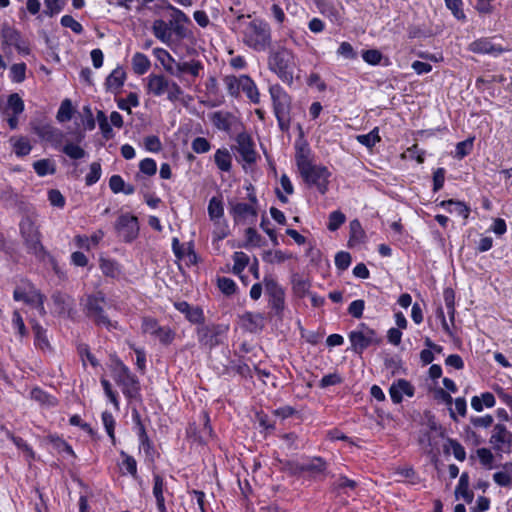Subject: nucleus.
Wrapping results in <instances>:
<instances>
[{
  "label": "nucleus",
  "instance_id": "1",
  "mask_svg": "<svg viewBox=\"0 0 512 512\" xmlns=\"http://www.w3.org/2000/svg\"><path fill=\"white\" fill-rule=\"evenodd\" d=\"M296 164L305 183L309 186H316L321 194L328 191L331 173L327 167L313 164L303 151L296 155Z\"/></svg>",
  "mask_w": 512,
  "mask_h": 512
},
{
  "label": "nucleus",
  "instance_id": "2",
  "mask_svg": "<svg viewBox=\"0 0 512 512\" xmlns=\"http://www.w3.org/2000/svg\"><path fill=\"white\" fill-rule=\"evenodd\" d=\"M241 34L243 43L257 52L267 50L272 42L270 25L259 18L247 23Z\"/></svg>",
  "mask_w": 512,
  "mask_h": 512
},
{
  "label": "nucleus",
  "instance_id": "3",
  "mask_svg": "<svg viewBox=\"0 0 512 512\" xmlns=\"http://www.w3.org/2000/svg\"><path fill=\"white\" fill-rule=\"evenodd\" d=\"M85 315L96 325L103 326L108 330L117 329L118 323L112 321L106 311V297L102 291L89 294L82 300Z\"/></svg>",
  "mask_w": 512,
  "mask_h": 512
},
{
  "label": "nucleus",
  "instance_id": "4",
  "mask_svg": "<svg viewBox=\"0 0 512 512\" xmlns=\"http://www.w3.org/2000/svg\"><path fill=\"white\" fill-rule=\"evenodd\" d=\"M268 68L284 83L291 85L295 68L293 52L285 47L271 51L268 56Z\"/></svg>",
  "mask_w": 512,
  "mask_h": 512
},
{
  "label": "nucleus",
  "instance_id": "5",
  "mask_svg": "<svg viewBox=\"0 0 512 512\" xmlns=\"http://www.w3.org/2000/svg\"><path fill=\"white\" fill-rule=\"evenodd\" d=\"M269 93L278 126L281 131H288L291 123V97L279 84L270 86Z\"/></svg>",
  "mask_w": 512,
  "mask_h": 512
},
{
  "label": "nucleus",
  "instance_id": "6",
  "mask_svg": "<svg viewBox=\"0 0 512 512\" xmlns=\"http://www.w3.org/2000/svg\"><path fill=\"white\" fill-rule=\"evenodd\" d=\"M112 376L129 402L141 399L139 380L123 362L116 361Z\"/></svg>",
  "mask_w": 512,
  "mask_h": 512
},
{
  "label": "nucleus",
  "instance_id": "7",
  "mask_svg": "<svg viewBox=\"0 0 512 512\" xmlns=\"http://www.w3.org/2000/svg\"><path fill=\"white\" fill-rule=\"evenodd\" d=\"M147 90L157 97L167 94V99L171 102L178 101L184 93L176 82L162 74H150L147 77Z\"/></svg>",
  "mask_w": 512,
  "mask_h": 512
},
{
  "label": "nucleus",
  "instance_id": "8",
  "mask_svg": "<svg viewBox=\"0 0 512 512\" xmlns=\"http://www.w3.org/2000/svg\"><path fill=\"white\" fill-rule=\"evenodd\" d=\"M351 349L357 354H362L365 349L372 345H379L382 339L377 332L365 323H360L356 330L348 335Z\"/></svg>",
  "mask_w": 512,
  "mask_h": 512
},
{
  "label": "nucleus",
  "instance_id": "9",
  "mask_svg": "<svg viewBox=\"0 0 512 512\" xmlns=\"http://www.w3.org/2000/svg\"><path fill=\"white\" fill-rule=\"evenodd\" d=\"M13 298L15 301H23L27 305L34 307L41 316L46 314L44 307L45 296L31 283L16 287L13 292Z\"/></svg>",
  "mask_w": 512,
  "mask_h": 512
},
{
  "label": "nucleus",
  "instance_id": "10",
  "mask_svg": "<svg viewBox=\"0 0 512 512\" xmlns=\"http://www.w3.org/2000/svg\"><path fill=\"white\" fill-rule=\"evenodd\" d=\"M229 326L225 324L202 325L197 328L198 341L209 349L221 344L228 332Z\"/></svg>",
  "mask_w": 512,
  "mask_h": 512
},
{
  "label": "nucleus",
  "instance_id": "11",
  "mask_svg": "<svg viewBox=\"0 0 512 512\" xmlns=\"http://www.w3.org/2000/svg\"><path fill=\"white\" fill-rule=\"evenodd\" d=\"M20 231L28 250L35 255H40L43 251L40 233L30 217L27 216L22 219L20 222Z\"/></svg>",
  "mask_w": 512,
  "mask_h": 512
},
{
  "label": "nucleus",
  "instance_id": "12",
  "mask_svg": "<svg viewBox=\"0 0 512 512\" xmlns=\"http://www.w3.org/2000/svg\"><path fill=\"white\" fill-rule=\"evenodd\" d=\"M115 228L118 232V235L125 242L133 241L139 234V224L137 217L128 213L122 214L118 217L115 223Z\"/></svg>",
  "mask_w": 512,
  "mask_h": 512
},
{
  "label": "nucleus",
  "instance_id": "13",
  "mask_svg": "<svg viewBox=\"0 0 512 512\" xmlns=\"http://www.w3.org/2000/svg\"><path fill=\"white\" fill-rule=\"evenodd\" d=\"M266 292L269 295V304L278 316H281L285 308L284 289L272 278L264 279Z\"/></svg>",
  "mask_w": 512,
  "mask_h": 512
},
{
  "label": "nucleus",
  "instance_id": "14",
  "mask_svg": "<svg viewBox=\"0 0 512 512\" xmlns=\"http://www.w3.org/2000/svg\"><path fill=\"white\" fill-rule=\"evenodd\" d=\"M236 143V150L241 156L242 160L247 164L255 163L258 154L255 150V145L251 136L246 132H241L236 137Z\"/></svg>",
  "mask_w": 512,
  "mask_h": 512
},
{
  "label": "nucleus",
  "instance_id": "15",
  "mask_svg": "<svg viewBox=\"0 0 512 512\" xmlns=\"http://www.w3.org/2000/svg\"><path fill=\"white\" fill-rule=\"evenodd\" d=\"M33 131L42 140L49 142L54 148H60L63 144L64 133L50 124H38L34 126Z\"/></svg>",
  "mask_w": 512,
  "mask_h": 512
},
{
  "label": "nucleus",
  "instance_id": "16",
  "mask_svg": "<svg viewBox=\"0 0 512 512\" xmlns=\"http://www.w3.org/2000/svg\"><path fill=\"white\" fill-rule=\"evenodd\" d=\"M202 69L203 65L198 60L175 62V65H165V71L177 78H181L182 74L198 77Z\"/></svg>",
  "mask_w": 512,
  "mask_h": 512
},
{
  "label": "nucleus",
  "instance_id": "17",
  "mask_svg": "<svg viewBox=\"0 0 512 512\" xmlns=\"http://www.w3.org/2000/svg\"><path fill=\"white\" fill-rule=\"evenodd\" d=\"M490 443L497 451H508L512 445V433L502 424L494 426Z\"/></svg>",
  "mask_w": 512,
  "mask_h": 512
},
{
  "label": "nucleus",
  "instance_id": "18",
  "mask_svg": "<svg viewBox=\"0 0 512 512\" xmlns=\"http://www.w3.org/2000/svg\"><path fill=\"white\" fill-rule=\"evenodd\" d=\"M212 124L221 131L230 133L239 124L237 117L228 111H216L209 116Z\"/></svg>",
  "mask_w": 512,
  "mask_h": 512
},
{
  "label": "nucleus",
  "instance_id": "19",
  "mask_svg": "<svg viewBox=\"0 0 512 512\" xmlns=\"http://www.w3.org/2000/svg\"><path fill=\"white\" fill-rule=\"evenodd\" d=\"M389 394L392 401L395 404H399L403 400V395L408 397H412L414 395V387L409 381L405 379H399L391 385Z\"/></svg>",
  "mask_w": 512,
  "mask_h": 512
},
{
  "label": "nucleus",
  "instance_id": "20",
  "mask_svg": "<svg viewBox=\"0 0 512 512\" xmlns=\"http://www.w3.org/2000/svg\"><path fill=\"white\" fill-rule=\"evenodd\" d=\"M242 327L251 332L256 333L264 327V316L261 313L245 312L240 316Z\"/></svg>",
  "mask_w": 512,
  "mask_h": 512
},
{
  "label": "nucleus",
  "instance_id": "21",
  "mask_svg": "<svg viewBox=\"0 0 512 512\" xmlns=\"http://www.w3.org/2000/svg\"><path fill=\"white\" fill-rule=\"evenodd\" d=\"M469 51L478 54L498 55L503 52L500 46L494 45L488 38H480L469 44Z\"/></svg>",
  "mask_w": 512,
  "mask_h": 512
},
{
  "label": "nucleus",
  "instance_id": "22",
  "mask_svg": "<svg viewBox=\"0 0 512 512\" xmlns=\"http://www.w3.org/2000/svg\"><path fill=\"white\" fill-rule=\"evenodd\" d=\"M1 46L2 50H6V47L14 46L21 38V33L14 27L3 24L0 30Z\"/></svg>",
  "mask_w": 512,
  "mask_h": 512
},
{
  "label": "nucleus",
  "instance_id": "23",
  "mask_svg": "<svg viewBox=\"0 0 512 512\" xmlns=\"http://www.w3.org/2000/svg\"><path fill=\"white\" fill-rule=\"evenodd\" d=\"M230 213L235 221L244 220L249 216L256 217L257 210L255 206L248 203H231Z\"/></svg>",
  "mask_w": 512,
  "mask_h": 512
},
{
  "label": "nucleus",
  "instance_id": "24",
  "mask_svg": "<svg viewBox=\"0 0 512 512\" xmlns=\"http://www.w3.org/2000/svg\"><path fill=\"white\" fill-rule=\"evenodd\" d=\"M165 483L159 474L153 475V495L156 499L157 509L159 512H167L164 498Z\"/></svg>",
  "mask_w": 512,
  "mask_h": 512
},
{
  "label": "nucleus",
  "instance_id": "25",
  "mask_svg": "<svg viewBox=\"0 0 512 512\" xmlns=\"http://www.w3.org/2000/svg\"><path fill=\"white\" fill-rule=\"evenodd\" d=\"M242 86L241 91H243L247 98L253 102L254 104H258L260 102V93L255 84V82L248 76L242 75V82L240 83Z\"/></svg>",
  "mask_w": 512,
  "mask_h": 512
},
{
  "label": "nucleus",
  "instance_id": "26",
  "mask_svg": "<svg viewBox=\"0 0 512 512\" xmlns=\"http://www.w3.org/2000/svg\"><path fill=\"white\" fill-rule=\"evenodd\" d=\"M208 215L214 225H218L224 216V206L220 197H212L208 204Z\"/></svg>",
  "mask_w": 512,
  "mask_h": 512
},
{
  "label": "nucleus",
  "instance_id": "27",
  "mask_svg": "<svg viewBox=\"0 0 512 512\" xmlns=\"http://www.w3.org/2000/svg\"><path fill=\"white\" fill-rule=\"evenodd\" d=\"M298 470L301 472H309L312 475L322 474L326 470V462L320 457H315L307 463L300 464Z\"/></svg>",
  "mask_w": 512,
  "mask_h": 512
},
{
  "label": "nucleus",
  "instance_id": "28",
  "mask_svg": "<svg viewBox=\"0 0 512 512\" xmlns=\"http://www.w3.org/2000/svg\"><path fill=\"white\" fill-rule=\"evenodd\" d=\"M440 206L446 208L450 213H455L459 216H462L464 219L469 217L470 208L463 202L450 199L442 201Z\"/></svg>",
  "mask_w": 512,
  "mask_h": 512
},
{
  "label": "nucleus",
  "instance_id": "29",
  "mask_svg": "<svg viewBox=\"0 0 512 512\" xmlns=\"http://www.w3.org/2000/svg\"><path fill=\"white\" fill-rule=\"evenodd\" d=\"M30 323L32 324V329L34 332V343L35 345L42 349H49L50 344L46 335V330L35 320H31Z\"/></svg>",
  "mask_w": 512,
  "mask_h": 512
},
{
  "label": "nucleus",
  "instance_id": "30",
  "mask_svg": "<svg viewBox=\"0 0 512 512\" xmlns=\"http://www.w3.org/2000/svg\"><path fill=\"white\" fill-rule=\"evenodd\" d=\"M214 161L217 167L223 172H229L232 167V156L228 149H218L214 154Z\"/></svg>",
  "mask_w": 512,
  "mask_h": 512
},
{
  "label": "nucleus",
  "instance_id": "31",
  "mask_svg": "<svg viewBox=\"0 0 512 512\" xmlns=\"http://www.w3.org/2000/svg\"><path fill=\"white\" fill-rule=\"evenodd\" d=\"M310 287H311V283L308 279L300 276L299 274H294L292 276L293 292L299 298H303L306 295H308Z\"/></svg>",
  "mask_w": 512,
  "mask_h": 512
},
{
  "label": "nucleus",
  "instance_id": "32",
  "mask_svg": "<svg viewBox=\"0 0 512 512\" xmlns=\"http://www.w3.org/2000/svg\"><path fill=\"white\" fill-rule=\"evenodd\" d=\"M222 373H237L242 377H252L250 367L241 359L230 361L229 365L224 367Z\"/></svg>",
  "mask_w": 512,
  "mask_h": 512
},
{
  "label": "nucleus",
  "instance_id": "33",
  "mask_svg": "<svg viewBox=\"0 0 512 512\" xmlns=\"http://www.w3.org/2000/svg\"><path fill=\"white\" fill-rule=\"evenodd\" d=\"M456 497H462L467 503L473 501L474 494L469 490V477L467 473L460 476L458 485L455 489Z\"/></svg>",
  "mask_w": 512,
  "mask_h": 512
},
{
  "label": "nucleus",
  "instance_id": "34",
  "mask_svg": "<svg viewBox=\"0 0 512 512\" xmlns=\"http://www.w3.org/2000/svg\"><path fill=\"white\" fill-rule=\"evenodd\" d=\"M126 73L122 68L114 69L106 79V86L109 90L120 89L125 81Z\"/></svg>",
  "mask_w": 512,
  "mask_h": 512
},
{
  "label": "nucleus",
  "instance_id": "35",
  "mask_svg": "<svg viewBox=\"0 0 512 512\" xmlns=\"http://www.w3.org/2000/svg\"><path fill=\"white\" fill-rule=\"evenodd\" d=\"M151 66L149 58L140 52H137L132 57V68L137 75L145 74Z\"/></svg>",
  "mask_w": 512,
  "mask_h": 512
},
{
  "label": "nucleus",
  "instance_id": "36",
  "mask_svg": "<svg viewBox=\"0 0 512 512\" xmlns=\"http://www.w3.org/2000/svg\"><path fill=\"white\" fill-rule=\"evenodd\" d=\"M152 31L154 36L162 42H167L171 37V27L161 19L153 22Z\"/></svg>",
  "mask_w": 512,
  "mask_h": 512
},
{
  "label": "nucleus",
  "instance_id": "37",
  "mask_svg": "<svg viewBox=\"0 0 512 512\" xmlns=\"http://www.w3.org/2000/svg\"><path fill=\"white\" fill-rule=\"evenodd\" d=\"M223 82L226 86L228 94L231 97L238 98L240 96L242 89V86H240V83L242 82V75L239 77L234 75H227L223 78Z\"/></svg>",
  "mask_w": 512,
  "mask_h": 512
},
{
  "label": "nucleus",
  "instance_id": "38",
  "mask_svg": "<svg viewBox=\"0 0 512 512\" xmlns=\"http://www.w3.org/2000/svg\"><path fill=\"white\" fill-rule=\"evenodd\" d=\"M25 108L24 101L18 93H12L7 99L8 114L20 115Z\"/></svg>",
  "mask_w": 512,
  "mask_h": 512
},
{
  "label": "nucleus",
  "instance_id": "39",
  "mask_svg": "<svg viewBox=\"0 0 512 512\" xmlns=\"http://www.w3.org/2000/svg\"><path fill=\"white\" fill-rule=\"evenodd\" d=\"M73 106L70 99H64L57 111L56 119L60 123L70 121L73 116Z\"/></svg>",
  "mask_w": 512,
  "mask_h": 512
},
{
  "label": "nucleus",
  "instance_id": "40",
  "mask_svg": "<svg viewBox=\"0 0 512 512\" xmlns=\"http://www.w3.org/2000/svg\"><path fill=\"white\" fill-rule=\"evenodd\" d=\"M61 151L73 160L82 159L86 156V151L76 143L62 145Z\"/></svg>",
  "mask_w": 512,
  "mask_h": 512
},
{
  "label": "nucleus",
  "instance_id": "41",
  "mask_svg": "<svg viewBox=\"0 0 512 512\" xmlns=\"http://www.w3.org/2000/svg\"><path fill=\"white\" fill-rule=\"evenodd\" d=\"M33 168L35 172L41 177L46 176L48 174H54L56 171L55 164L49 159H41L35 161L33 163Z\"/></svg>",
  "mask_w": 512,
  "mask_h": 512
},
{
  "label": "nucleus",
  "instance_id": "42",
  "mask_svg": "<svg viewBox=\"0 0 512 512\" xmlns=\"http://www.w3.org/2000/svg\"><path fill=\"white\" fill-rule=\"evenodd\" d=\"M356 139L360 144L371 149L380 141L381 138L379 136V130L376 127L367 134L357 135Z\"/></svg>",
  "mask_w": 512,
  "mask_h": 512
},
{
  "label": "nucleus",
  "instance_id": "43",
  "mask_svg": "<svg viewBox=\"0 0 512 512\" xmlns=\"http://www.w3.org/2000/svg\"><path fill=\"white\" fill-rule=\"evenodd\" d=\"M233 273L236 275L241 274L249 263V257L247 254L241 251L234 252L233 256Z\"/></svg>",
  "mask_w": 512,
  "mask_h": 512
},
{
  "label": "nucleus",
  "instance_id": "44",
  "mask_svg": "<svg viewBox=\"0 0 512 512\" xmlns=\"http://www.w3.org/2000/svg\"><path fill=\"white\" fill-rule=\"evenodd\" d=\"M120 455L122 457L121 469H125L127 473L136 479L138 476L136 460L124 451H121Z\"/></svg>",
  "mask_w": 512,
  "mask_h": 512
},
{
  "label": "nucleus",
  "instance_id": "45",
  "mask_svg": "<svg viewBox=\"0 0 512 512\" xmlns=\"http://www.w3.org/2000/svg\"><path fill=\"white\" fill-rule=\"evenodd\" d=\"M13 141V150L15 154L19 157L26 156L30 153L32 146L27 138L19 137Z\"/></svg>",
  "mask_w": 512,
  "mask_h": 512
},
{
  "label": "nucleus",
  "instance_id": "46",
  "mask_svg": "<svg viewBox=\"0 0 512 512\" xmlns=\"http://www.w3.org/2000/svg\"><path fill=\"white\" fill-rule=\"evenodd\" d=\"M54 304L57 306L59 313L68 312L71 308L73 300L65 294L55 293L52 296Z\"/></svg>",
  "mask_w": 512,
  "mask_h": 512
},
{
  "label": "nucleus",
  "instance_id": "47",
  "mask_svg": "<svg viewBox=\"0 0 512 512\" xmlns=\"http://www.w3.org/2000/svg\"><path fill=\"white\" fill-rule=\"evenodd\" d=\"M27 66L24 62L13 64L10 67V79L14 83H22L26 78Z\"/></svg>",
  "mask_w": 512,
  "mask_h": 512
},
{
  "label": "nucleus",
  "instance_id": "48",
  "mask_svg": "<svg viewBox=\"0 0 512 512\" xmlns=\"http://www.w3.org/2000/svg\"><path fill=\"white\" fill-rule=\"evenodd\" d=\"M135 418L137 419V424L139 426V440H140V447L145 451L147 455L150 454V451L152 450V443L149 440V437L145 431L144 425L140 421V417L138 413H136Z\"/></svg>",
  "mask_w": 512,
  "mask_h": 512
},
{
  "label": "nucleus",
  "instance_id": "49",
  "mask_svg": "<svg viewBox=\"0 0 512 512\" xmlns=\"http://www.w3.org/2000/svg\"><path fill=\"white\" fill-rule=\"evenodd\" d=\"M118 108L131 114V107L139 106V99L136 93H129L125 99H120L117 103Z\"/></svg>",
  "mask_w": 512,
  "mask_h": 512
},
{
  "label": "nucleus",
  "instance_id": "50",
  "mask_svg": "<svg viewBox=\"0 0 512 512\" xmlns=\"http://www.w3.org/2000/svg\"><path fill=\"white\" fill-rule=\"evenodd\" d=\"M346 221V216L339 210L329 214L327 228L330 231H336Z\"/></svg>",
  "mask_w": 512,
  "mask_h": 512
},
{
  "label": "nucleus",
  "instance_id": "51",
  "mask_svg": "<svg viewBox=\"0 0 512 512\" xmlns=\"http://www.w3.org/2000/svg\"><path fill=\"white\" fill-rule=\"evenodd\" d=\"M447 450H451L454 457L458 460V461H464L465 458H466V452H465V449L464 447L457 441V440H454V439H448L447 440V446H446Z\"/></svg>",
  "mask_w": 512,
  "mask_h": 512
},
{
  "label": "nucleus",
  "instance_id": "52",
  "mask_svg": "<svg viewBox=\"0 0 512 512\" xmlns=\"http://www.w3.org/2000/svg\"><path fill=\"white\" fill-rule=\"evenodd\" d=\"M2 430H4L7 438H9L10 440L13 441V443L21 450L27 452L31 457L33 456V451L31 449V447L26 443V441L24 439H22L21 437H17L15 436L12 432H10L9 430L5 429L4 427L1 428Z\"/></svg>",
  "mask_w": 512,
  "mask_h": 512
},
{
  "label": "nucleus",
  "instance_id": "53",
  "mask_svg": "<svg viewBox=\"0 0 512 512\" xmlns=\"http://www.w3.org/2000/svg\"><path fill=\"white\" fill-rule=\"evenodd\" d=\"M473 148V138L466 139L457 143L455 157L462 159L467 156Z\"/></svg>",
  "mask_w": 512,
  "mask_h": 512
},
{
  "label": "nucleus",
  "instance_id": "54",
  "mask_svg": "<svg viewBox=\"0 0 512 512\" xmlns=\"http://www.w3.org/2000/svg\"><path fill=\"white\" fill-rule=\"evenodd\" d=\"M102 421L103 425L105 427V430L109 437L111 438L112 442L115 443V434H114V428H115V420L111 413L105 411L102 413Z\"/></svg>",
  "mask_w": 512,
  "mask_h": 512
},
{
  "label": "nucleus",
  "instance_id": "55",
  "mask_svg": "<svg viewBox=\"0 0 512 512\" xmlns=\"http://www.w3.org/2000/svg\"><path fill=\"white\" fill-rule=\"evenodd\" d=\"M447 8L451 10L452 14L459 20L465 19V14L462 9V0H444Z\"/></svg>",
  "mask_w": 512,
  "mask_h": 512
},
{
  "label": "nucleus",
  "instance_id": "56",
  "mask_svg": "<svg viewBox=\"0 0 512 512\" xmlns=\"http://www.w3.org/2000/svg\"><path fill=\"white\" fill-rule=\"evenodd\" d=\"M159 333L157 334V336L155 337L156 339H158V341L167 346V345H170L174 338H175V332L168 326H163V328L161 330L158 331Z\"/></svg>",
  "mask_w": 512,
  "mask_h": 512
},
{
  "label": "nucleus",
  "instance_id": "57",
  "mask_svg": "<svg viewBox=\"0 0 512 512\" xmlns=\"http://www.w3.org/2000/svg\"><path fill=\"white\" fill-rule=\"evenodd\" d=\"M218 288L225 295H232L236 291V283L230 278L221 277L218 279Z\"/></svg>",
  "mask_w": 512,
  "mask_h": 512
},
{
  "label": "nucleus",
  "instance_id": "58",
  "mask_svg": "<svg viewBox=\"0 0 512 512\" xmlns=\"http://www.w3.org/2000/svg\"><path fill=\"white\" fill-rule=\"evenodd\" d=\"M100 176H101V165H100V163H98V162L91 163L90 171L86 175V178H85L86 184L88 186H91V185L95 184L100 179Z\"/></svg>",
  "mask_w": 512,
  "mask_h": 512
},
{
  "label": "nucleus",
  "instance_id": "59",
  "mask_svg": "<svg viewBox=\"0 0 512 512\" xmlns=\"http://www.w3.org/2000/svg\"><path fill=\"white\" fill-rule=\"evenodd\" d=\"M100 268L103 274L109 277H115L118 273V267L116 262L110 259H101Z\"/></svg>",
  "mask_w": 512,
  "mask_h": 512
},
{
  "label": "nucleus",
  "instance_id": "60",
  "mask_svg": "<svg viewBox=\"0 0 512 512\" xmlns=\"http://www.w3.org/2000/svg\"><path fill=\"white\" fill-rule=\"evenodd\" d=\"M362 58L370 65H378L381 62L382 54L376 49H369L363 51Z\"/></svg>",
  "mask_w": 512,
  "mask_h": 512
},
{
  "label": "nucleus",
  "instance_id": "61",
  "mask_svg": "<svg viewBox=\"0 0 512 512\" xmlns=\"http://www.w3.org/2000/svg\"><path fill=\"white\" fill-rule=\"evenodd\" d=\"M145 149L149 152L157 153L162 149V144L158 136L150 135L144 139Z\"/></svg>",
  "mask_w": 512,
  "mask_h": 512
},
{
  "label": "nucleus",
  "instance_id": "62",
  "mask_svg": "<svg viewBox=\"0 0 512 512\" xmlns=\"http://www.w3.org/2000/svg\"><path fill=\"white\" fill-rule=\"evenodd\" d=\"M61 25L66 28H70L76 34H81L83 32L82 25L70 15H64L61 18Z\"/></svg>",
  "mask_w": 512,
  "mask_h": 512
},
{
  "label": "nucleus",
  "instance_id": "63",
  "mask_svg": "<svg viewBox=\"0 0 512 512\" xmlns=\"http://www.w3.org/2000/svg\"><path fill=\"white\" fill-rule=\"evenodd\" d=\"M351 264V255L348 252H338L335 256V265L336 267L344 271L346 270Z\"/></svg>",
  "mask_w": 512,
  "mask_h": 512
},
{
  "label": "nucleus",
  "instance_id": "64",
  "mask_svg": "<svg viewBox=\"0 0 512 512\" xmlns=\"http://www.w3.org/2000/svg\"><path fill=\"white\" fill-rule=\"evenodd\" d=\"M192 149L194 152L201 154L206 153L211 149L209 141L204 137H196L192 141Z\"/></svg>",
  "mask_w": 512,
  "mask_h": 512
}]
</instances>
